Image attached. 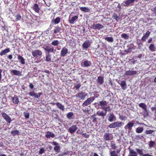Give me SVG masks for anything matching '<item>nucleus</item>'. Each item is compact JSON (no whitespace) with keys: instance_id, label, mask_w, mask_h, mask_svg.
<instances>
[{"instance_id":"nucleus-12","label":"nucleus","mask_w":156,"mask_h":156,"mask_svg":"<svg viewBox=\"0 0 156 156\" xmlns=\"http://www.w3.org/2000/svg\"><path fill=\"white\" fill-rule=\"evenodd\" d=\"M68 52V49L65 47L63 48L61 51L60 56L62 57H64Z\"/></svg>"},{"instance_id":"nucleus-14","label":"nucleus","mask_w":156,"mask_h":156,"mask_svg":"<svg viewBox=\"0 0 156 156\" xmlns=\"http://www.w3.org/2000/svg\"><path fill=\"white\" fill-rule=\"evenodd\" d=\"M91 42L89 40L86 41L83 44L82 46L83 48L85 49H87L91 45Z\"/></svg>"},{"instance_id":"nucleus-52","label":"nucleus","mask_w":156,"mask_h":156,"mask_svg":"<svg viewBox=\"0 0 156 156\" xmlns=\"http://www.w3.org/2000/svg\"><path fill=\"white\" fill-rule=\"evenodd\" d=\"M89 105H90V103L87 102V101L86 100L82 104V106L83 107H84L85 106H87Z\"/></svg>"},{"instance_id":"nucleus-28","label":"nucleus","mask_w":156,"mask_h":156,"mask_svg":"<svg viewBox=\"0 0 156 156\" xmlns=\"http://www.w3.org/2000/svg\"><path fill=\"white\" fill-rule=\"evenodd\" d=\"M33 10L39 13V12L40 8L39 7L38 5L37 4H35L33 7Z\"/></svg>"},{"instance_id":"nucleus-23","label":"nucleus","mask_w":156,"mask_h":156,"mask_svg":"<svg viewBox=\"0 0 156 156\" xmlns=\"http://www.w3.org/2000/svg\"><path fill=\"white\" fill-rule=\"evenodd\" d=\"M135 1V0H127L123 3V5L124 6H128L130 4L133 3Z\"/></svg>"},{"instance_id":"nucleus-34","label":"nucleus","mask_w":156,"mask_h":156,"mask_svg":"<svg viewBox=\"0 0 156 156\" xmlns=\"http://www.w3.org/2000/svg\"><path fill=\"white\" fill-rule=\"evenodd\" d=\"M11 134L13 136H15L16 135H19L20 134V132L18 130H12L11 132Z\"/></svg>"},{"instance_id":"nucleus-53","label":"nucleus","mask_w":156,"mask_h":156,"mask_svg":"<svg viewBox=\"0 0 156 156\" xmlns=\"http://www.w3.org/2000/svg\"><path fill=\"white\" fill-rule=\"evenodd\" d=\"M89 105H90V103L87 102V101L86 100L82 104V106L83 107H84L85 106H87Z\"/></svg>"},{"instance_id":"nucleus-21","label":"nucleus","mask_w":156,"mask_h":156,"mask_svg":"<svg viewBox=\"0 0 156 156\" xmlns=\"http://www.w3.org/2000/svg\"><path fill=\"white\" fill-rule=\"evenodd\" d=\"M107 112H105L103 111H99L97 112L96 113V114L97 115L99 116H101L102 117H104L106 115Z\"/></svg>"},{"instance_id":"nucleus-36","label":"nucleus","mask_w":156,"mask_h":156,"mask_svg":"<svg viewBox=\"0 0 156 156\" xmlns=\"http://www.w3.org/2000/svg\"><path fill=\"white\" fill-rule=\"evenodd\" d=\"M83 112L86 115H88L90 114V110L87 108H83L82 109Z\"/></svg>"},{"instance_id":"nucleus-26","label":"nucleus","mask_w":156,"mask_h":156,"mask_svg":"<svg viewBox=\"0 0 156 156\" xmlns=\"http://www.w3.org/2000/svg\"><path fill=\"white\" fill-rule=\"evenodd\" d=\"M11 72L13 73L15 75L17 76H20L21 75V73L19 71L16 70H12L11 71Z\"/></svg>"},{"instance_id":"nucleus-11","label":"nucleus","mask_w":156,"mask_h":156,"mask_svg":"<svg viewBox=\"0 0 156 156\" xmlns=\"http://www.w3.org/2000/svg\"><path fill=\"white\" fill-rule=\"evenodd\" d=\"M78 129V127L76 125H73L70 127L68 129V131L71 133L75 132Z\"/></svg>"},{"instance_id":"nucleus-54","label":"nucleus","mask_w":156,"mask_h":156,"mask_svg":"<svg viewBox=\"0 0 156 156\" xmlns=\"http://www.w3.org/2000/svg\"><path fill=\"white\" fill-rule=\"evenodd\" d=\"M154 132L153 130H146L145 131V133L147 134H152Z\"/></svg>"},{"instance_id":"nucleus-40","label":"nucleus","mask_w":156,"mask_h":156,"mask_svg":"<svg viewBox=\"0 0 156 156\" xmlns=\"http://www.w3.org/2000/svg\"><path fill=\"white\" fill-rule=\"evenodd\" d=\"M139 106L140 107H141L145 110H146L147 108V105L144 103H140L139 104Z\"/></svg>"},{"instance_id":"nucleus-29","label":"nucleus","mask_w":156,"mask_h":156,"mask_svg":"<svg viewBox=\"0 0 156 156\" xmlns=\"http://www.w3.org/2000/svg\"><path fill=\"white\" fill-rule=\"evenodd\" d=\"M149 49L151 51H155V48L154 44H150L149 47Z\"/></svg>"},{"instance_id":"nucleus-47","label":"nucleus","mask_w":156,"mask_h":156,"mask_svg":"<svg viewBox=\"0 0 156 156\" xmlns=\"http://www.w3.org/2000/svg\"><path fill=\"white\" fill-rule=\"evenodd\" d=\"M60 18L59 17H57L54 20V22L55 24H57L60 21Z\"/></svg>"},{"instance_id":"nucleus-9","label":"nucleus","mask_w":156,"mask_h":156,"mask_svg":"<svg viewBox=\"0 0 156 156\" xmlns=\"http://www.w3.org/2000/svg\"><path fill=\"white\" fill-rule=\"evenodd\" d=\"M42 51L38 49L34 50L32 52V55L34 57H37L38 55L40 56L42 55Z\"/></svg>"},{"instance_id":"nucleus-22","label":"nucleus","mask_w":156,"mask_h":156,"mask_svg":"<svg viewBox=\"0 0 156 156\" xmlns=\"http://www.w3.org/2000/svg\"><path fill=\"white\" fill-rule=\"evenodd\" d=\"M55 136V135L54 133L50 131H48L45 135V136L47 138H54Z\"/></svg>"},{"instance_id":"nucleus-6","label":"nucleus","mask_w":156,"mask_h":156,"mask_svg":"<svg viewBox=\"0 0 156 156\" xmlns=\"http://www.w3.org/2000/svg\"><path fill=\"white\" fill-rule=\"evenodd\" d=\"M134 123L133 122H129L124 127V129L127 130L129 132H130L132 129V128L133 126Z\"/></svg>"},{"instance_id":"nucleus-24","label":"nucleus","mask_w":156,"mask_h":156,"mask_svg":"<svg viewBox=\"0 0 156 156\" xmlns=\"http://www.w3.org/2000/svg\"><path fill=\"white\" fill-rule=\"evenodd\" d=\"M97 82L98 84L101 85L104 83V78L102 76H99L97 79Z\"/></svg>"},{"instance_id":"nucleus-37","label":"nucleus","mask_w":156,"mask_h":156,"mask_svg":"<svg viewBox=\"0 0 156 156\" xmlns=\"http://www.w3.org/2000/svg\"><path fill=\"white\" fill-rule=\"evenodd\" d=\"M80 9L83 12H88L89 11V9L86 7H81L80 8Z\"/></svg>"},{"instance_id":"nucleus-2","label":"nucleus","mask_w":156,"mask_h":156,"mask_svg":"<svg viewBox=\"0 0 156 156\" xmlns=\"http://www.w3.org/2000/svg\"><path fill=\"white\" fill-rule=\"evenodd\" d=\"M124 123L122 122L117 121L113 122L108 125V127L110 128H115L120 127L123 125Z\"/></svg>"},{"instance_id":"nucleus-5","label":"nucleus","mask_w":156,"mask_h":156,"mask_svg":"<svg viewBox=\"0 0 156 156\" xmlns=\"http://www.w3.org/2000/svg\"><path fill=\"white\" fill-rule=\"evenodd\" d=\"M107 117L108 121L110 122L115 121L116 119L115 116L112 112L108 113Z\"/></svg>"},{"instance_id":"nucleus-31","label":"nucleus","mask_w":156,"mask_h":156,"mask_svg":"<svg viewBox=\"0 0 156 156\" xmlns=\"http://www.w3.org/2000/svg\"><path fill=\"white\" fill-rule=\"evenodd\" d=\"M56 105L57 107L59 109H60L61 110H64V106L62 104H61L60 103H57L56 104Z\"/></svg>"},{"instance_id":"nucleus-49","label":"nucleus","mask_w":156,"mask_h":156,"mask_svg":"<svg viewBox=\"0 0 156 156\" xmlns=\"http://www.w3.org/2000/svg\"><path fill=\"white\" fill-rule=\"evenodd\" d=\"M119 118L122 121H125L127 119L126 117L125 116H123L121 115H119Z\"/></svg>"},{"instance_id":"nucleus-42","label":"nucleus","mask_w":156,"mask_h":156,"mask_svg":"<svg viewBox=\"0 0 156 156\" xmlns=\"http://www.w3.org/2000/svg\"><path fill=\"white\" fill-rule=\"evenodd\" d=\"M105 39L111 42H112L113 41V39L112 37H106L105 38Z\"/></svg>"},{"instance_id":"nucleus-44","label":"nucleus","mask_w":156,"mask_h":156,"mask_svg":"<svg viewBox=\"0 0 156 156\" xmlns=\"http://www.w3.org/2000/svg\"><path fill=\"white\" fill-rule=\"evenodd\" d=\"M110 156H119L116 152L115 151H110Z\"/></svg>"},{"instance_id":"nucleus-63","label":"nucleus","mask_w":156,"mask_h":156,"mask_svg":"<svg viewBox=\"0 0 156 156\" xmlns=\"http://www.w3.org/2000/svg\"><path fill=\"white\" fill-rule=\"evenodd\" d=\"M152 10L154 12L155 15H156V6L154 8L152 9Z\"/></svg>"},{"instance_id":"nucleus-58","label":"nucleus","mask_w":156,"mask_h":156,"mask_svg":"<svg viewBox=\"0 0 156 156\" xmlns=\"http://www.w3.org/2000/svg\"><path fill=\"white\" fill-rule=\"evenodd\" d=\"M44 152V148H42L40 150L39 153L42 154Z\"/></svg>"},{"instance_id":"nucleus-51","label":"nucleus","mask_w":156,"mask_h":156,"mask_svg":"<svg viewBox=\"0 0 156 156\" xmlns=\"http://www.w3.org/2000/svg\"><path fill=\"white\" fill-rule=\"evenodd\" d=\"M143 138V136L142 135H137L135 136V139L137 140H139L140 139H141Z\"/></svg>"},{"instance_id":"nucleus-25","label":"nucleus","mask_w":156,"mask_h":156,"mask_svg":"<svg viewBox=\"0 0 156 156\" xmlns=\"http://www.w3.org/2000/svg\"><path fill=\"white\" fill-rule=\"evenodd\" d=\"M10 51V49L9 48H7L4 50H2L0 52V55L2 56L3 55L6 54L8 53Z\"/></svg>"},{"instance_id":"nucleus-18","label":"nucleus","mask_w":156,"mask_h":156,"mask_svg":"<svg viewBox=\"0 0 156 156\" xmlns=\"http://www.w3.org/2000/svg\"><path fill=\"white\" fill-rule=\"evenodd\" d=\"M78 18V17L77 16H74L71 18H70L69 20V22L71 24H73L77 20Z\"/></svg>"},{"instance_id":"nucleus-13","label":"nucleus","mask_w":156,"mask_h":156,"mask_svg":"<svg viewBox=\"0 0 156 156\" xmlns=\"http://www.w3.org/2000/svg\"><path fill=\"white\" fill-rule=\"evenodd\" d=\"M111 134L110 133H105L104 136V138L105 141H109L112 140Z\"/></svg>"},{"instance_id":"nucleus-39","label":"nucleus","mask_w":156,"mask_h":156,"mask_svg":"<svg viewBox=\"0 0 156 156\" xmlns=\"http://www.w3.org/2000/svg\"><path fill=\"white\" fill-rule=\"evenodd\" d=\"M12 100L13 103L14 104H17L19 102L18 98L17 97H14Z\"/></svg>"},{"instance_id":"nucleus-50","label":"nucleus","mask_w":156,"mask_h":156,"mask_svg":"<svg viewBox=\"0 0 156 156\" xmlns=\"http://www.w3.org/2000/svg\"><path fill=\"white\" fill-rule=\"evenodd\" d=\"M122 38H123L126 39H128L129 37V36L127 34L123 33L121 35Z\"/></svg>"},{"instance_id":"nucleus-33","label":"nucleus","mask_w":156,"mask_h":156,"mask_svg":"<svg viewBox=\"0 0 156 156\" xmlns=\"http://www.w3.org/2000/svg\"><path fill=\"white\" fill-rule=\"evenodd\" d=\"M112 17L113 19H115L117 22L121 20L120 17L117 15L115 13L113 14Z\"/></svg>"},{"instance_id":"nucleus-46","label":"nucleus","mask_w":156,"mask_h":156,"mask_svg":"<svg viewBox=\"0 0 156 156\" xmlns=\"http://www.w3.org/2000/svg\"><path fill=\"white\" fill-rule=\"evenodd\" d=\"M51 55L49 54H48L46 56V60L47 62H49L51 60Z\"/></svg>"},{"instance_id":"nucleus-16","label":"nucleus","mask_w":156,"mask_h":156,"mask_svg":"<svg viewBox=\"0 0 156 156\" xmlns=\"http://www.w3.org/2000/svg\"><path fill=\"white\" fill-rule=\"evenodd\" d=\"M119 83L120 85L122 90H125L127 88V85L125 81H121V83L119 82Z\"/></svg>"},{"instance_id":"nucleus-1","label":"nucleus","mask_w":156,"mask_h":156,"mask_svg":"<svg viewBox=\"0 0 156 156\" xmlns=\"http://www.w3.org/2000/svg\"><path fill=\"white\" fill-rule=\"evenodd\" d=\"M100 106L101 108L105 112H110L111 111L110 106L106 101L102 100L99 101Z\"/></svg>"},{"instance_id":"nucleus-62","label":"nucleus","mask_w":156,"mask_h":156,"mask_svg":"<svg viewBox=\"0 0 156 156\" xmlns=\"http://www.w3.org/2000/svg\"><path fill=\"white\" fill-rule=\"evenodd\" d=\"M54 146H57L59 145V144L56 142L54 141L51 143Z\"/></svg>"},{"instance_id":"nucleus-64","label":"nucleus","mask_w":156,"mask_h":156,"mask_svg":"<svg viewBox=\"0 0 156 156\" xmlns=\"http://www.w3.org/2000/svg\"><path fill=\"white\" fill-rule=\"evenodd\" d=\"M29 87L31 89H33L34 87V86L32 83H30V84L29 85Z\"/></svg>"},{"instance_id":"nucleus-15","label":"nucleus","mask_w":156,"mask_h":156,"mask_svg":"<svg viewBox=\"0 0 156 156\" xmlns=\"http://www.w3.org/2000/svg\"><path fill=\"white\" fill-rule=\"evenodd\" d=\"M129 153L128 156H138L137 154L132 149L129 147L128 148Z\"/></svg>"},{"instance_id":"nucleus-3","label":"nucleus","mask_w":156,"mask_h":156,"mask_svg":"<svg viewBox=\"0 0 156 156\" xmlns=\"http://www.w3.org/2000/svg\"><path fill=\"white\" fill-rule=\"evenodd\" d=\"M87 95V93L84 92L82 91L77 93L76 96L80 100H84Z\"/></svg>"},{"instance_id":"nucleus-17","label":"nucleus","mask_w":156,"mask_h":156,"mask_svg":"<svg viewBox=\"0 0 156 156\" xmlns=\"http://www.w3.org/2000/svg\"><path fill=\"white\" fill-rule=\"evenodd\" d=\"M137 72L136 71H126L125 72L124 75L126 76H132L136 74Z\"/></svg>"},{"instance_id":"nucleus-8","label":"nucleus","mask_w":156,"mask_h":156,"mask_svg":"<svg viewBox=\"0 0 156 156\" xmlns=\"http://www.w3.org/2000/svg\"><path fill=\"white\" fill-rule=\"evenodd\" d=\"M1 115L7 122L9 123L11 122V118L8 115H7L5 113L2 112L1 113Z\"/></svg>"},{"instance_id":"nucleus-7","label":"nucleus","mask_w":156,"mask_h":156,"mask_svg":"<svg viewBox=\"0 0 156 156\" xmlns=\"http://www.w3.org/2000/svg\"><path fill=\"white\" fill-rule=\"evenodd\" d=\"M29 94L31 96L34 97L35 98L39 99L40 96L42 94V93L41 92L36 93L34 91H32L30 92Z\"/></svg>"},{"instance_id":"nucleus-41","label":"nucleus","mask_w":156,"mask_h":156,"mask_svg":"<svg viewBox=\"0 0 156 156\" xmlns=\"http://www.w3.org/2000/svg\"><path fill=\"white\" fill-rule=\"evenodd\" d=\"M136 150L140 156H143L144 154L143 153V151L142 149H136Z\"/></svg>"},{"instance_id":"nucleus-35","label":"nucleus","mask_w":156,"mask_h":156,"mask_svg":"<svg viewBox=\"0 0 156 156\" xmlns=\"http://www.w3.org/2000/svg\"><path fill=\"white\" fill-rule=\"evenodd\" d=\"M62 30V29L60 27H56L54 30V32L55 33H57L58 32H61Z\"/></svg>"},{"instance_id":"nucleus-45","label":"nucleus","mask_w":156,"mask_h":156,"mask_svg":"<svg viewBox=\"0 0 156 156\" xmlns=\"http://www.w3.org/2000/svg\"><path fill=\"white\" fill-rule=\"evenodd\" d=\"M54 151L56 152H59L60 150V148L59 146V145L57 146H55L54 147Z\"/></svg>"},{"instance_id":"nucleus-4","label":"nucleus","mask_w":156,"mask_h":156,"mask_svg":"<svg viewBox=\"0 0 156 156\" xmlns=\"http://www.w3.org/2000/svg\"><path fill=\"white\" fill-rule=\"evenodd\" d=\"M91 64V62L87 59H84L81 62V66L83 67H87L90 66Z\"/></svg>"},{"instance_id":"nucleus-20","label":"nucleus","mask_w":156,"mask_h":156,"mask_svg":"<svg viewBox=\"0 0 156 156\" xmlns=\"http://www.w3.org/2000/svg\"><path fill=\"white\" fill-rule=\"evenodd\" d=\"M17 58L19 60L20 62L23 65H24L25 63V59L21 56L19 55H17Z\"/></svg>"},{"instance_id":"nucleus-27","label":"nucleus","mask_w":156,"mask_h":156,"mask_svg":"<svg viewBox=\"0 0 156 156\" xmlns=\"http://www.w3.org/2000/svg\"><path fill=\"white\" fill-rule=\"evenodd\" d=\"M45 50L48 52H52L54 51V48L53 47H51L49 46H47L45 48Z\"/></svg>"},{"instance_id":"nucleus-19","label":"nucleus","mask_w":156,"mask_h":156,"mask_svg":"<svg viewBox=\"0 0 156 156\" xmlns=\"http://www.w3.org/2000/svg\"><path fill=\"white\" fill-rule=\"evenodd\" d=\"M151 32L149 31H147L142 38L141 40L143 41H145L147 38L149 36Z\"/></svg>"},{"instance_id":"nucleus-10","label":"nucleus","mask_w":156,"mask_h":156,"mask_svg":"<svg viewBox=\"0 0 156 156\" xmlns=\"http://www.w3.org/2000/svg\"><path fill=\"white\" fill-rule=\"evenodd\" d=\"M104 26L100 23L93 24L92 25V29L94 30H100Z\"/></svg>"},{"instance_id":"nucleus-56","label":"nucleus","mask_w":156,"mask_h":156,"mask_svg":"<svg viewBox=\"0 0 156 156\" xmlns=\"http://www.w3.org/2000/svg\"><path fill=\"white\" fill-rule=\"evenodd\" d=\"M99 104V102L98 103L95 102L94 104V107L95 108L98 109L99 108V106H100Z\"/></svg>"},{"instance_id":"nucleus-48","label":"nucleus","mask_w":156,"mask_h":156,"mask_svg":"<svg viewBox=\"0 0 156 156\" xmlns=\"http://www.w3.org/2000/svg\"><path fill=\"white\" fill-rule=\"evenodd\" d=\"M155 144V142L154 141L151 140L149 143V146L150 148H151L153 147L154 145Z\"/></svg>"},{"instance_id":"nucleus-32","label":"nucleus","mask_w":156,"mask_h":156,"mask_svg":"<svg viewBox=\"0 0 156 156\" xmlns=\"http://www.w3.org/2000/svg\"><path fill=\"white\" fill-rule=\"evenodd\" d=\"M95 99V98L94 96L93 97H91L90 98H88L87 100L86 101H87V102L89 103L90 104H91L94 100Z\"/></svg>"},{"instance_id":"nucleus-57","label":"nucleus","mask_w":156,"mask_h":156,"mask_svg":"<svg viewBox=\"0 0 156 156\" xmlns=\"http://www.w3.org/2000/svg\"><path fill=\"white\" fill-rule=\"evenodd\" d=\"M81 84L80 83H78L76 84L75 86V87L76 88V90H78Z\"/></svg>"},{"instance_id":"nucleus-55","label":"nucleus","mask_w":156,"mask_h":156,"mask_svg":"<svg viewBox=\"0 0 156 156\" xmlns=\"http://www.w3.org/2000/svg\"><path fill=\"white\" fill-rule=\"evenodd\" d=\"M111 146L112 148L114 150L116 149L117 148V147L115 144L112 143L111 144Z\"/></svg>"},{"instance_id":"nucleus-61","label":"nucleus","mask_w":156,"mask_h":156,"mask_svg":"<svg viewBox=\"0 0 156 156\" xmlns=\"http://www.w3.org/2000/svg\"><path fill=\"white\" fill-rule=\"evenodd\" d=\"M24 116L26 118H29V113H24Z\"/></svg>"},{"instance_id":"nucleus-59","label":"nucleus","mask_w":156,"mask_h":156,"mask_svg":"<svg viewBox=\"0 0 156 156\" xmlns=\"http://www.w3.org/2000/svg\"><path fill=\"white\" fill-rule=\"evenodd\" d=\"M21 18V16L20 15H17L16 16V20H20Z\"/></svg>"},{"instance_id":"nucleus-43","label":"nucleus","mask_w":156,"mask_h":156,"mask_svg":"<svg viewBox=\"0 0 156 156\" xmlns=\"http://www.w3.org/2000/svg\"><path fill=\"white\" fill-rule=\"evenodd\" d=\"M60 42L57 40H54L51 43V44L54 46H57L59 44Z\"/></svg>"},{"instance_id":"nucleus-60","label":"nucleus","mask_w":156,"mask_h":156,"mask_svg":"<svg viewBox=\"0 0 156 156\" xmlns=\"http://www.w3.org/2000/svg\"><path fill=\"white\" fill-rule=\"evenodd\" d=\"M80 134L82 135H83L86 138H88L89 136V135L86 134V133H81Z\"/></svg>"},{"instance_id":"nucleus-38","label":"nucleus","mask_w":156,"mask_h":156,"mask_svg":"<svg viewBox=\"0 0 156 156\" xmlns=\"http://www.w3.org/2000/svg\"><path fill=\"white\" fill-rule=\"evenodd\" d=\"M73 113L72 112H69L68 113L67 115V117L69 119H73L72 118L73 116Z\"/></svg>"},{"instance_id":"nucleus-30","label":"nucleus","mask_w":156,"mask_h":156,"mask_svg":"<svg viewBox=\"0 0 156 156\" xmlns=\"http://www.w3.org/2000/svg\"><path fill=\"white\" fill-rule=\"evenodd\" d=\"M144 130L143 127H139L136 129V132L137 133H142L143 131Z\"/></svg>"}]
</instances>
